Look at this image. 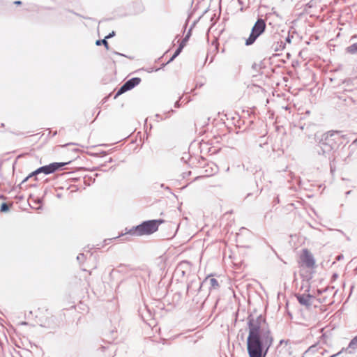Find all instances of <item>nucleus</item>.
I'll return each mask as SVG.
<instances>
[{"label":"nucleus","mask_w":357,"mask_h":357,"mask_svg":"<svg viewBox=\"0 0 357 357\" xmlns=\"http://www.w3.org/2000/svg\"><path fill=\"white\" fill-rule=\"evenodd\" d=\"M30 178H28V176L20 183V188L21 189L26 188V185H25V183Z\"/></svg>","instance_id":"412c9836"},{"label":"nucleus","mask_w":357,"mask_h":357,"mask_svg":"<svg viewBox=\"0 0 357 357\" xmlns=\"http://www.w3.org/2000/svg\"><path fill=\"white\" fill-rule=\"evenodd\" d=\"M114 54H118V55H121V56H123V54H120V53H119V52H114Z\"/></svg>","instance_id":"e433bc0d"},{"label":"nucleus","mask_w":357,"mask_h":357,"mask_svg":"<svg viewBox=\"0 0 357 357\" xmlns=\"http://www.w3.org/2000/svg\"><path fill=\"white\" fill-rule=\"evenodd\" d=\"M128 268V266H126V265H123V264H121L119 266V272H123L126 269Z\"/></svg>","instance_id":"b1692460"},{"label":"nucleus","mask_w":357,"mask_h":357,"mask_svg":"<svg viewBox=\"0 0 357 357\" xmlns=\"http://www.w3.org/2000/svg\"><path fill=\"white\" fill-rule=\"evenodd\" d=\"M70 162L71 161H68L66 162H52L49 164L52 174L54 173L56 171L64 167L65 165L70 164Z\"/></svg>","instance_id":"f8f14e48"},{"label":"nucleus","mask_w":357,"mask_h":357,"mask_svg":"<svg viewBox=\"0 0 357 357\" xmlns=\"http://www.w3.org/2000/svg\"><path fill=\"white\" fill-rule=\"evenodd\" d=\"M247 351L249 357H266L274 337L266 318L261 315H248Z\"/></svg>","instance_id":"f257e3e1"},{"label":"nucleus","mask_w":357,"mask_h":357,"mask_svg":"<svg viewBox=\"0 0 357 357\" xmlns=\"http://www.w3.org/2000/svg\"><path fill=\"white\" fill-rule=\"evenodd\" d=\"M143 10L144 6L141 3H139V12H142Z\"/></svg>","instance_id":"c756f323"},{"label":"nucleus","mask_w":357,"mask_h":357,"mask_svg":"<svg viewBox=\"0 0 357 357\" xmlns=\"http://www.w3.org/2000/svg\"><path fill=\"white\" fill-rule=\"evenodd\" d=\"M38 172H40V174L43 173L46 175L52 174L50 165H44L38 168Z\"/></svg>","instance_id":"4468645a"},{"label":"nucleus","mask_w":357,"mask_h":357,"mask_svg":"<svg viewBox=\"0 0 357 357\" xmlns=\"http://www.w3.org/2000/svg\"><path fill=\"white\" fill-rule=\"evenodd\" d=\"M9 211V206L7 203H2L0 207V211L2 213H5Z\"/></svg>","instance_id":"aec40b11"},{"label":"nucleus","mask_w":357,"mask_h":357,"mask_svg":"<svg viewBox=\"0 0 357 357\" xmlns=\"http://www.w3.org/2000/svg\"><path fill=\"white\" fill-rule=\"evenodd\" d=\"M203 286L204 283L200 281L199 278H195L188 284L187 294L190 295L199 292L201 291Z\"/></svg>","instance_id":"0eeeda50"},{"label":"nucleus","mask_w":357,"mask_h":357,"mask_svg":"<svg viewBox=\"0 0 357 357\" xmlns=\"http://www.w3.org/2000/svg\"><path fill=\"white\" fill-rule=\"evenodd\" d=\"M163 222H165L163 219L151 220L142 222L140 224L142 236L153 234L158 229L159 225Z\"/></svg>","instance_id":"20e7f679"},{"label":"nucleus","mask_w":357,"mask_h":357,"mask_svg":"<svg viewBox=\"0 0 357 357\" xmlns=\"http://www.w3.org/2000/svg\"><path fill=\"white\" fill-rule=\"evenodd\" d=\"M101 349L103 350L105 349V347L102 346V347H101Z\"/></svg>","instance_id":"58836bf2"},{"label":"nucleus","mask_w":357,"mask_h":357,"mask_svg":"<svg viewBox=\"0 0 357 357\" xmlns=\"http://www.w3.org/2000/svg\"><path fill=\"white\" fill-rule=\"evenodd\" d=\"M183 47V45L179 44L178 47L173 54V58H176L181 54Z\"/></svg>","instance_id":"a211bd4d"},{"label":"nucleus","mask_w":357,"mask_h":357,"mask_svg":"<svg viewBox=\"0 0 357 357\" xmlns=\"http://www.w3.org/2000/svg\"><path fill=\"white\" fill-rule=\"evenodd\" d=\"M351 192V190H349V191L346 192V193H345L346 196L350 195Z\"/></svg>","instance_id":"f704fd0d"},{"label":"nucleus","mask_w":357,"mask_h":357,"mask_svg":"<svg viewBox=\"0 0 357 357\" xmlns=\"http://www.w3.org/2000/svg\"><path fill=\"white\" fill-rule=\"evenodd\" d=\"M203 283H204V285L206 284H209V290L210 291H212L213 289L214 290L218 289L220 287L218 281L215 278L208 277L203 281Z\"/></svg>","instance_id":"9d476101"},{"label":"nucleus","mask_w":357,"mask_h":357,"mask_svg":"<svg viewBox=\"0 0 357 357\" xmlns=\"http://www.w3.org/2000/svg\"><path fill=\"white\" fill-rule=\"evenodd\" d=\"M141 82L139 77H132L127 80L118 90L114 98H116L119 96L124 93L125 92L132 89L134 87L137 86Z\"/></svg>","instance_id":"39448f33"},{"label":"nucleus","mask_w":357,"mask_h":357,"mask_svg":"<svg viewBox=\"0 0 357 357\" xmlns=\"http://www.w3.org/2000/svg\"><path fill=\"white\" fill-rule=\"evenodd\" d=\"M124 234H130V236H141L142 231H141L140 224L139 225L134 226V227H131L130 229L126 228Z\"/></svg>","instance_id":"1a4fd4ad"},{"label":"nucleus","mask_w":357,"mask_h":357,"mask_svg":"<svg viewBox=\"0 0 357 357\" xmlns=\"http://www.w3.org/2000/svg\"><path fill=\"white\" fill-rule=\"evenodd\" d=\"M176 58H173V56L172 57H170V59H169V61L167 62V63H169L170 62H172V61H174Z\"/></svg>","instance_id":"473e14b6"},{"label":"nucleus","mask_w":357,"mask_h":357,"mask_svg":"<svg viewBox=\"0 0 357 357\" xmlns=\"http://www.w3.org/2000/svg\"><path fill=\"white\" fill-rule=\"evenodd\" d=\"M266 27V22L262 18H258L253 25L249 37L245 40V45H252L256 40L265 31Z\"/></svg>","instance_id":"7ed1b4c3"},{"label":"nucleus","mask_w":357,"mask_h":357,"mask_svg":"<svg viewBox=\"0 0 357 357\" xmlns=\"http://www.w3.org/2000/svg\"><path fill=\"white\" fill-rule=\"evenodd\" d=\"M114 36H115V32L113 31L111 33H109L107 36H105V39H109Z\"/></svg>","instance_id":"cd10ccee"},{"label":"nucleus","mask_w":357,"mask_h":357,"mask_svg":"<svg viewBox=\"0 0 357 357\" xmlns=\"http://www.w3.org/2000/svg\"><path fill=\"white\" fill-rule=\"evenodd\" d=\"M174 106H175V107H180L179 101H176L174 104Z\"/></svg>","instance_id":"72a5a7b5"},{"label":"nucleus","mask_w":357,"mask_h":357,"mask_svg":"<svg viewBox=\"0 0 357 357\" xmlns=\"http://www.w3.org/2000/svg\"><path fill=\"white\" fill-rule=\"evenodd\" d=\"M357 349V335L355 336L349 342L347 349L349 353L351 354L354 350Z\"/></svg>","instance_id":"ddd939ff"},{"label":"nucleus","mask_w":357,"mask_h":357,"mask_svg":"<svg viewBox=\"0 0 357 357\" xmlns=\"http://www.w3.org/2000/svg\"><path fill=\"white\" fill-rule=\"evenodd\" d=\"M348 142L347 135H342L341 131H329L323 134L319 139L316 151L319 155L326 156L337 150L341 144Z\"/></svg>","instance_id":"f03ea898"},{"label":"nucleus","mask_w":357,"mask_h":357,"mask_svg":"<svg viewBox=\"0 0 357 357\" xmlns=\"http://www.w3.org/2000/svg\"><path fill=\"white\" fill-rule=\"evenodd\" d=\"M40 174V172H38V169H36L35 171H33V172H31L29 176H28V178H31V177H35V180H36V176Z\"/></svg>","instance_id":"4be33fe9"},{"label":"nucleus","mask_w":357,"mask_h":357,"mask_svg":"<svg viewBox=\"0 0 357 357\" xmlns=\"http://www.w3.org/2000/svg\"><path fill=\"white\" fill-rule=\"evenodd\" d=\"M176 270L177 272H180L181 270L190 272L191 270V263L188 261H182L178 264Z\"/></svg>","instance_id":"9b49d317"},{"label":"nucleus","mask_w":357,"mask_h":357,"mask_svg":"<svg viewBox=\"0 0 357 357\" xmlns=\"http://www.w3.org/2000/svg\"><path fill=\"white\" fill-rule=\"evenodd\" d=\"M280 202V199H279V197H276L274 200H273V203L274 204H278Z\"/></svg>","instance_id":"c85d7f7f"},{"label":"nucleus","mask_w":357,"mask_h":357,"mask_svg":"<svg viewBox=\"0 0 357 357\" xmlns=\"http://www.w3.org/2000/svg\"><path fill=\"white\" fill-rule=\"evenodd\" d=\"M353 144H357V138L353 141Z\"/></svg>","instance_id":"c9c22d12"},{"label":"nucleus","mask_w":357,"mask_h":357,"mask_svg":"<svg viewBox=\"0 0 357 357\" xmlns=\"http://www.w3.org/2000/svg\"><path fill=\"white\" fill-rule=\"evenodd\" d=\"M285 47V43L281 41L280 43H277L276 47H275V51H280L284 50Z\"/></svg>","instance_id":"6ab92c4d"},{"label":"nucleus","mask_w":357,"mask_h":357,"mask_svg":"<svg viewBox=\"0 0 357 357\" xmlns=\"http://www.w3.org/2000/svg\"><path fill=\"white\" fill-rule=\"evenodd\" d=\"M289 342H290V341H289V340H281L280 341L279 344H280V345H282V344H288L289 343Z\"/></svg>","instance_id":"bb28decb"},{"label":"nucleus","mask_w":357,"mask_h":357,"mask_svg":"<svg viewBox=\"0 0 357 357\" xmlns=\"http://www.w3.org/2000/svg\"><path fill=\"white\" fill-rule=\"evenodd\" d=\"M357 273V267L354 270Z\"/></svg>","instance_id":"ea45409f"},{"label":"nucleus","mask_w":357,"mask_h":357,"mask_svg":"<svg viewBox=\"0 0 357 357\" xmlns=\"http://www.w3.org/2000/svg\"><path fill=\"white\" fill-rule=\"evenodd\" d=\"M35 203L38 204H41L42 203V199L40 198H37L36 200H35ZM41 208V205H40L38 207H37V209H40Z\"/></svg>","instance_id":"a878e982"},{"label":"nucleus","mask_w":357,"mask_h":357,"mask_svg":"<svg viewBox=\"0 0 357 357\" xmlns=\"http://www.w3.org/2000/svg\"><path fill=\"white\" fill-rule=\"evenodd\" d=\"M185 270H181L179 273H181L182 275H184L186 273H189V271H184Z\"/></svg>","instance_id":"2f4dec72"},{"label":"nucleus","mask_w":357,"mask_h":357,"mask_svg":"<svg viewBox=\"0 0 357 357\" xmlns=\"http://www.w3.org/2000/svg\"><path fill=\"white\" fill-rule=\"evenodd\" d=\"M22 3L21 1H14V4L17 5V6H20L21 5Z\"/></svg>","instance_id":"7c9ffc66"},{"label":"nucleus","mask_w":357,"mask_h":357,"mask_svg":"<svg viewBox=\"0 0 357 357\" xmlns=\"http://www.w3.org/2000/svg\"><path fill=\"white\" fill-rule=\"evenodd\" d=\"M301 260L303 264L307 268H313L315 266V259L312 253L307 249L303 250Z\"/></svg>","instance_id":"423d86ee"},{"label":"nucleus","mask_w":357,"mask_h":357,"mask_svg":"<svg viewBox=\"0 0 357 357\" xmlns=\"http://www.w3.org/2000/svg\"><path fill=\"white\" fill-rule=\"evenodd\" d=\"M346 51L347 52L351 54H356L357 52V43H354L347 47Z\"/></svg>","instance_id":"2eb2a0df"},{"label":"nucleus","mask_w":357,"mask_h":357,"mask_svg":"<svg viewBox=\"0 0 357 357\" xmlns=\"http://www.w3.org/2000/svg\"><path fill=\"white\" fill-rule=\"evenodd\" d=\"M292 36L290 35V33H288V36L286 37L285 38V42L286 43H291V38H292Z\"/></svg>","instance_id":"393cba45"},{"label":"nucleus","mask_w":357,"mask_h":357,"mask_svg":"<svg viewBox=\"0 0 357 357\" xmlns=\"http://www.w3.org/2000/svg\"><path fill=\"white\" fill-rule=\"evenodd\" d=\"M85 259V257H84V254H79L77 257V260L79 261V262H82L84 261Z\"/></svg>","instance_id":"5701e85b"},{"label":"nucleus","mask_w":357,"mask_h":357,"mask_svg":"<svg viewBox=\"0 0 357 357\" xmlns=\"http://www.w3.org/2000/svg\"><path fill=\"white\" fill-rule=\"evenodd\" d=\"M304 127L303 126H300L301 130H303Z\"/></svg>","instance_id":"4c0bfd02"},{"label":"nucleus","mask_w":357,"mask_h":357,"mask_svg":"<svg viewBox=\"0 0 357 357\" xmlns=\"http://www.w3.org/2000/svg\"><path fill=\"white\" fill-rule=\"evenodd\" d=\"M296 297L298 303L309 308L313 304V301L315 299V297L310 294H296Z\"/></svg>","instance_id":"6e6552de"},{"label":"nucleus","mask_w":357,"mask_h":357,"mask_svg":"<svg viewBox=\"0 0 357 357\" xmlns=\"http://www.w3.org/2000/svg\"><path fill=\"white\" fill-rule=\"evenodd\" d=\"M96 45L97 46H100L101 45H103L107 50H109V44H108V42H107V39H105V38L104 39H102V40H97L96 41Z\"/></svg>","instance_id":"dca6fc26"},{"label":"nucleus","mask_w":357,"mask_h":357,"mask_svg":"<svg viewBox=\"0 0 357 357\" xmlns=\"http://www.w3.org/2000/svg\"><path fill=\"white\" fill-rule=\"evenodd\" d=\"M191 36V29H189L187 34L185 36V37L183 38L182 41L181 42V45H183V47L185 46V43L189 40L190 37Z\"/></svg>","instance_id":"f3484780"}]
</instances>
